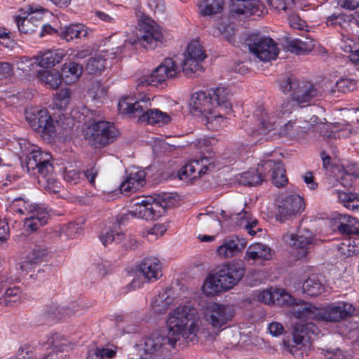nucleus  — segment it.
Here are the masks:
<instances>
[{"label":"nucleus","mask_w":359,"mask_h":359,"mask_svg":"<svg viewBox=\"0 0 359 359\" xmlns=\"http://www.w3.org/2000/svg\"><path fill=\"white\" fill-rule=\"evenodd\" d=\"M197 310L191 305L177 306L169 316L168 333L154 332L146 338L144 350L146 353L153 354L166 344L175 347L182 339L188 345L198 341L199 326L196 320Z\"/></svg>","instance_id":"obj_1"},{"label":"nucleus","mask_w":359,"mask_h":359,"mask_svg":"<svg viewBox=\"0 0 359 359\" xmlns=\"http://www.w3.org/2000/svg\"><path fill=\"white\" fill-rule=\"evenodd\" d=\"M151 102L147 95H144L138 100L132 97L122 98L118 104V111L131 117H137L141 123L149 124H166L171 118L169 114L157 109H151Z\"/></svg>","instance_id":"obj_2"},{"label":"nucleus","mask_w":359,"mask_h":359,"mask_svg":"<svg viewBox=\"0 0 359 359\" xmlns=\"http://www.w3.org/2000/svg\"><path fill=\"white\" fill-rule=\"evenodd\" d=\"M245 274V268L239 262L225 264L215 274L209 276L203 285V292L214 296L229 290L237 285Z\"/></svg>","instance_id":"obj_3"},{"label":"nucleus","mask_w":359,"mask_h":359,"mask_svg":"<svg viewBox=\"0 0 359 359\" xmlns=\"http://www.w3.org/2000/svg\"><path fill=\"white\" fill-rule=\"evenodd\" d=\"M280 88L284 93H290V97L299 107L309 105L312 99L320 95V92L313 83L301 81L294 76L282 80Z\"/></svg>","instance_id":"obj_4"},{"label":"nucleus","mask_w":359,"mask_h":359,"mask_svg":"<svg viewBox=\"0 0 359 359\" xmlns=\"http://www.w3.org/2000/svg\"><path fill=\"white\" fill-rule=\"evenodd\" d=\"M208 92L215 104L213 106L215 114L207 118L205 125L208 129L217 130L224 123L225 114L231 111L229 92L224 87L212 88Z\"/></svg>","instance_id":"obj_5"},{"label":"nucleus","mask_w":359,"mask_h":359,"mask_svg":"<svg viewBox=\"0 0 359 359\" xmlns=\"http://www.w3.org/2000/svg\"><path fill=\"white\" fill-rule=\"evenodd\" d=\"M131 276L133 279L127 285L128 291L141 287L144 282L157 280L162 276L159 260L154 257L144 258Z\"/></svg>","instance_id":"obj_6"},{"label":"nucleus","mask_w":359,"mask_h":359,"mask_svg":"<svg viewBox=\"0 0 359 359\" xmlns=\"http://www.w3.org/2000/svg\"><path fill=\"white\" fill-rule=\"evenodd\" d=\"M119 135L114 124L107 121H98L90 125L85 138L95 148L103 147L112 143Z\"/></svg>","instance_id":"obj_7"},{"label":"nucleus","mask_w":359,"mask_h":359,"mask_svg":"<svg viewBox=\"0 0 359 359\" xmlns=\"http://www.w3.org/2000/svg\"><path fill=\"white\" fill-rule=\"evenodd\" d=\"M139 33L137 39L129 40L131 45L142 42V46L149 49H154L162 43L163 34L159 26L148 17H142L138 22Z\"/></svg>","instance_id":"obj_8"},{"label":"nucleus","mask_w":359,"mask_h":359,"mask_svg":"<svg viewBox=\"0 0 359 359\" xmlns=\"http://www.w3.org/2000/svg\"><path fill=\"white\" fill-rule=\"evenodd\" d=\"M180 70L175 61L168 57L153 71L151 75L142 76L137 81V88H142L147 86H157L170 79L178 77Z\"/></svg>","instance_id":"obj_9"},{"label":"nucleus","mask_w":359,"mask_h":359,"mask_svg":"<svg viewBox=\"0 0 359 359\" xmlns=\"http://www.w3.org/2000/svg\"><path fill=\"white\" fill-rule=\"evenodd\" d=\"M283 238L295 250V257L299 259L305 258L314 245L313 233L306 229H299L296 235L286 233Z\"/></svg>","instance_id":"obj_10"},{"label":"nucleus","mask_w":359,"mask_h":359,"mask_svg":"<svg viewBox=\"0 0 359 359\" xmlns=\"http://www.w3.org/2000/svg\"><path fill=\"white\" fill-rule=\"evenodd\" d=\"M25 117L30 126L41 135L51 136L55 132L53 119L46 109H29Z\"/></svg>","instance_id":"obj_11"},{"label":"nucleus","mask_w":359,"mask_h":359,"mask_svg":"<svg viewBox=\"0 0 359 359\" xmlns=\"http://www.w3.org/2000/svg\"><path fill=\"white\" fill-rule=\"evenodd\" d=\"M248 46L250 51L263 62L275 60L278 54L277 44L271 38L255 37Z\"/></svg>","instance_id":"obj_12"},{"label":"nucleus","mask_w":359,"mask_h":359,"mask_svg":"<svg viewBox=\"0 0 359 359\" xmlns=\"http://www.w3.org/2000/svg\"><path fill=\"white\" fill-rule=\"evenodd\" d=\"M355 312V308L351 303H333L322 308L321 320L337 323L353 316Z\"/></svg>","instance_id":"obj_13"},{"label":"nucleus","mask_w":359,"mask_h":359,"mask_svg":"<svg viewBox=\"0 0 359 359\" xmlns=\"http://www.w3.org/2000/svg\"><path fill=\"white\" fill-rule=\"evenodd\" d=\"M233 316V309L228 306L213 303L205 310V320L214 328H220L231 320Z\"/></svg>","instance_id":"obj_14"},{"label":"nucleus","mask_w":359,"mask_h":359,"mask_svg":"<svg viewBox=\"0 0 359 359\" xmlns=\"http://www.w3.org/2000/svg\"><path fill=\"white\" fill-rule=\"evenodd\" d=\"M213 101L211 100L209 92L198 91L194 93L191 98V112L195 116L201 115L204 118L205 124L207 123V118L215 114Z\"/></svg>","instance_id":"obj_15"},{"label":"nucleus","mask_w":359,"mask_h":359,"mask_svg":"<svg viewBox=\"0 0 359 359\" xmlns=\"http://www.w3.org/2000/svg\"><path fill=\"white\" fill-rule=\"evenodd\" d=\"M259 170L270 174L272 184L276 187H283L287 183L286 170L280 160L263 159L259 163Z\"/></svg>","instance_id":"obj_16"},{"label":"nucleus","mask_w":359,"mask_h":359,"mask_svg":"<svg viewBox=\"0 0 359 359\" xmlns=\"http://www.w3.org/2000/svg\"><path fill=\"white\" fill-rule=\"evenodd\" d=\"M313 128V125L302 118H295L288 121L282 125L278 131L280 137H287L291 139H305Z\"/></svg>","instance_id":"obj_17"},{"label":"nucleus","mask_w":359,"mask_h":359,"mask_svg":"<svg viewBox=\"0 0 359 359\" xmlns=\"http://www.w3.org/2000/svg\"><path fill=\"white\" fill-rule=\"evenodd\" d=\"M304 209L303 198L299 195H290L284 198L278 205L277 219L285 222L296 217Z\"/></svg>","instance_id":"obj_18"},{"label":"nucleus","mask_w":359,"mask_h":359,"mask_svg":"<svg viewBox=\"0 0 359 359\" xmlns=\"http://www.w3.org/2000/svg\"><path fill=\"white\" fill-rule=\"evenodd\" d=\"M199 161H193L184 165L179 172V177L189 183H193L194 180L202 177L203 175L212 172L215 168L214 163L208 165L202 164Z\"/></svg>","instance_id":"obj_19"},{"label":"nucleus","mask_w":359,"mask_h":359,"mask_svg":"<svg viewBox=\"0 0 359 359\" xmlns=\"http://www.w3.org/2000/svg\"><path fill=\"white\" fill-rule=\"evenodd\" d=\"M316 330V327L313 323L297 324L294 327L292 343L284 341V345L291 353H294V351L306 346L310 339L309 334H315Z\"/></svg>","instance_id":"obj_20"},{"label":"nucleus","mask_w":359,"mask_h":359,"mask_svg":"<svg viewBox=\"0 0 359 359\" xmlns=\"http://www.w3.org/2000/svg\"><path fill=\"white\" fill-rule=\"evenodd\" d=\"M292 313L297 319L321 320L322 308H318L311 303L298 299Z\"/></svg>","instance_id":"obj_21"},{"label":"nucleus","mask_w":359,"mask_h":359,"mask_svg":"<svg viewBox=\"0 0 359 359\" xmlns=\"http://www.w3.org/2000/svg\"><path fill=\"white\" fill-rule=\"evenodd\" d=\"M257 116L259 120V125L257 129L252 131V135H266L274 129L276 117L268 109L259 107L257 109Z\"/></svg>","instance_id":"obj_22"},{"label":"nucleus","mask_w":359,"mask_h":359,"mask_svg":"<svg viewBox=\"0 0 359 359\" xmlns=\"http://www.w3.org/2000/svg\"><path fill=\"white\" fill-rule=\"evenodd\" d=\"M246 244L244 239H240L236 236H232L231 238L225 240L223 244L218 247L217 255L222 259L233 257L244 249Z\"/></svg>","instance_id":"obj_23"},{"label":"nucleus","mask_w":359,"mask_h":359,"mask_svg":"<svg viewBox=\"0 0 359 359\" xmlns=\"http://www.w3.org/2000/svg\"><path fill=\"white\" fill-rule=\"evenodd\" d=\"M25 13H28L29 17H19L17 19V24L19 30L25 34H32L35 32V29L32 27V22H36V27L40 29L43 26V16L40 13H34L32 7H28Z\"/></svg>","instance_id":"obj_24"},{"label":"nucleus","mask_w":359,"mask_h":359,"mask_svg":"<svg viewBox=\"0 0 359 359\" xmlns=\"http://www.w3.org/2000/svg\"><path fill=\"white\" fill-rule=\"evenodd\" d=\"M231 13L247 15L261 16L266 12L263 4L257 0H246L240 5H233Z\"/></svg>","instance_id":"obj_25"},{"label":"nucleus","mask_w":359,"mask_h":359,"mask_svg":"<svg viewBox=\"0 0 359 359\" xmlns=\"http://www.w3.org/2000/svg\"><path fill=\"white\" fill-rule=\"evenodd\" d=\"M316 130L320 136L324 139L330 140L332 139L341 138V137H348L355 131L352 128H340V130H334L332 126V123H320L313 127L311 130Z\"/></svg>","instance_id":"obj_26"},{"label":"nucleus","mask_w":359,"mask_h":359,"mask_svg":"<svg viewBox=\"0 0 359 359\" xmlns=\"http://www.w3.org/2000/svg\"><path fill=\"white\" fill-rule=\"evenodd\" d=\"M358 220L346 215H340L334 219L337 229L343 235H359V229L355 226Z\"/></svg>","instance_id":"obj_27"},{"label":"nucleus","mask_w":359,"mask_h":359,"mask_svg":"<svg viewBox=\"0 0 359 359\" xmlns=\"http://www.w3.org/2000/svg\"><path fill=\"white\" fill-rule=\"evenodd\" d=\"M29 212L33 214L29 217L25 219V226L31 231H36L40 226L47 223L48 214L45 212H40L39 208L36 205H30L29 209L26 208Z\"/></svg>","instance_id":"obj_28"},{"label":"nucleus","mask_w":359,"mask_h":359,"mask_svg":"<svg viewBox=\"0 0 359 359\" xmlns=\"http://www.w3.org/2000/svg\"><path fill=\"white\" fill-rule=\"evenodd\" d=\"M126 41L118 36H110L102 41L99 51L109 55H118L122 53Z\"/></svg>","instance_id":"obj_29"},{"label":"nucleus","mask_w":359,"mask_h":359,"mask_svg":"<svg viewBox=\"0 0 359 359\" xmlns=\"http://www.w3.org/2000/svg\"><path fill=\"white\" fill-rule=\"evenodd\" d=\"M271 258V249L262 243H255L250 245L245 252V259L248 261H257L258 259L268 260Z\"/></svg>","instance_id":"obj_30"},{"label":"nucleus","mask_w":359,"mask_h":359,"mask_svg":"<svg viewBox=\"0 0 359 359\" xmlns=\"http://www.w3.org/2000/svg\"><path fill=\"white\" fill-rule=\"evenodd\" d=\"M129 214L138 218L152 220L160 217L162 212L158 211V205L155 204V203H153L149 204V205L137 206L129 210Z\"/></svg>","instance_id":"obj_31"},{"label":"nucleus","mask_w":359,"mask_h":359,"mask_svg":"<svg viewBox=\"0 0 359 359\" xmlns=\"http://www.w3.org/2000/svg\"><path fill=\"white\" fill-rule=\"evenodd\" d=\"M202 62L203 60L184 55V59L182 62V71L186 76L194 77L203 72V67L201 65Z\"/></svg>","instance_id":"obj_32"},{"label":"nucleus","mask_w":359,"mask_h":359,"mask_svg":"<svg viewBox=\"0 0 359 359\" xmlns=\"http://www.w3.org/2000/svg\"><path fill=\"white\" fill-rule=\"evenodd\" d=\"M60 34L62 39L67 41H70L74 39L86 37L88 35V29L83 25L74 24L61 29Z\"/></svg>","instance_id":"obj_33"},{"label":"nucleus","mask_w":359,"mask_h":359,"mask_svg":"<svg viewBox=\"0 0 359 359\" xmlns=\"http://www.w3.org/2000/svg\"><path fill=\"white\" fill-rule=\"evenodd\" d=\"M37 78L41 82L52 89H57L61 84L62 79L60 72L55 69L41 70L37 73Z\"/></svg>","instance_id":"obj_34"},{"label":"nucleus","mask_w":359,"mask_h":359,"mask_svg":"<svg viewBox=\"0 0 359 359\" xmlns=\"http://www.w3.org/2000/svg\"><path fill=\"white\" fill-rule=\"evenodd\" d=\"M287 48L292 53L297 55L311 52L313 48V41L306 38L305 41L287 38Z\"/></svg>","instance_id":"obj_35"},{"label":"nucleus","mask_w":359,"mask_h":359,"mask_svg":"<svg viewBox=\"0 0 359 359\" xmlns=\"http://www.w3.org/2000/svg\"><path fill=\"white\" fill-rule=\"evenodd\" d=\"M173 301L171 290H165L156 297L151 306L156 313H163L169 309Z\"/></svg>","instance_id":"obj_36"},{"label":"nucleus","mask_w":359,"mask_h":359,"mask_svg":"<svg viewBox=\"0 0 359 359\" xmlns=\"http://www.w3.org/2000/svg\"><path fill=\"white\" fill-rule=\"evenodd\" d=\"M144 180V173L142 171L130 174L121 184L120 190L121 192L137 190L140 187L143 186Z\"/></svg>","instance_id":"obj_37"},{"label":"nucleus","mask_w":359,"mask_h":359,"mask_svg":"<svg viewBox=\"0 0 359 359\" xmlns=\"http://www.w3.org/2000/svg\"><path fill=\"white\" fill-rule=\"evenodd\" d=\"M324 286L318 277H309L302 284V292L310 297H317L324 292Z\"/></svg>","instance_id":"obj_38"},{"label":"nucleus","mask_w":359,"mask_h":359,"mask_svg":"<svg viewBox=\"0 0 359 359\" xmlns=\"http://www.w3.org/2000/svg\"><path fill=\"white\" fill-rule=\"evenodd\" d=\"M50 158L48 154H43L38 147H34L27 156V167L28 170H35Z\"/></svg>","instance_id":"obj_39"},{"label":"nucleus","mask_w":359,"mask_h":359,"mask_svg":"<svg viewBox=\"0 0 359 359\" xmlns=\"http://www.w3.org/2000/svg\"><path fill=\"white\" fill-rule=\"evenodd\" d=\"M259 163L255 170L243 172L239 179V182L245 186H257L264 181V172L259 170Z\"/></svg>","instance_id":"obj_40"},{"label":"nucleus","mask_w":359,"mask_h":359,"mask_svg":"<svg viewBox=\"0 0 359 359\" xmlns=\"http://www.w3.org/2000/svg\"><path fill=\"white\" fill-rule=\"evenodd\" d=\"M231 218H232L233 215L240 216V222L238 224L240 226L243 225L248 233L251 236H255L257 231H261V229L257 227V220L255 219L251 221L250 215L244 209L241 213L233 212H231Z\"/></svg>","instance_id":"obj_41"},{"label":"nucleus","mask_w":359,"mask_h":359,"mask_svg":"<svg viewBox=\"0 0 359 359\" xmlns=\"http://www.w3.org/2000/svg\"><path fill=\"white\" fill-rule=\"evenodd\" d=\"M155 204L158 205V211L163 213L166 208L175 206L177 203V196L172 193H162L154 195Z\"/></svg>","instance_id":"obj_42"},{"label":"nucleus","mask_w":359,"mask_h":359,"mask_svg":"<svg viewBox=\"0 0 359 359\" xmlns=\"http://www.w3.org/2000/svg\"><path fill=\"white\" fill-rule=\"evenodd\" d=\"M339 201L344 207L350 210H355L359 208V196L355 193H347L338 189L335 190Z\"/></svg>","instance_id":"obj_43"},{"label":"nucleus","mask_w":359,"mask_h":359,"mask_svg":"<svg viewBox=\"0 0 359 359\" xmlns=\"http://www.w3.org/2000/svg\"><path fill=\"white\" fill-rule=\"evenodd\" d=\"M43 346L47 348H53L52 351L65 353V351H67L68 341L64 336L55 333L44 342Z\"/></svg>","instance_id":"obj_44"},{"label":"nucleus","mask_w":359,"mask_h":359,"mask_svg":"<svg viewBox=\"0 0 359 359\" xmlns=\"http://www.w3.org/2000/svg\"><path fill=\"white\" fill-rule=\"evenodd\" d=\"M222 0H203L199 4L202 15H212L220 13L223 9Z\"/></svg>","instance_id":"obj_45"},{"label":"nucleus","mask_w":359,"mask_h":359,"mask_svg":"<svg viewBox=\"0 0 359 359\" xmlns=\"http://www.w3.org/2000/svg\"><path fill=\"white\" fill-rule=\"evenodd\" d=\"M99 53L90 57L86 66V71L90 74L101 73L106 68L107 59Z\"/></svg>","instance_id":"obj_46"},{"label":"nucleus","mask_w":359,"mask_h":359,"mask_svg":"<svg viewBox=\"0 0 359 359\" xmlns=\"http://www.w3.org/2000/svg\"><path fill=\"white\" fill-rule=\"evenodd\" d=\"M349 112V109H341L340 111L336 115L334 118V122L332 123V126L334 130H340V128H352L355 132L351 135H353L356 133L355 130H354L353 127V121L351 118L348 117V114Z\"/></svg>","instance_id":"obj_47"},{"label":"nucleus","mask_w":359,"mask_h":359,"mask_svg":"<svg viewBox=\"0 0 359 359\" xmlns=\"http://www.w3.org/2000/svg\"><path fill=\"white\" fill-rule=\"evenodd\" d=\"M71 314V311L60 307L55 304L47 305L43 311V316L52 320H61Z\"/></svg>","instance_id":"obj_48"},{"label":"nucleus","mask_w":359,"mask_h":359,"mask_svg":"<svg viewBox=\"0 0 359 359\" xmlns=\"http://www.w3.org/2000/svg\"><path fill=\"white\" fill-rule=\"evenodd\" d=\"M275 295V304L280 306H289L293 309L298 301L283 289H276Z\"/></svg>","instance_id":"obj_49"},{"label":"nucleus","mask_w":359,"mask_h":359,"mask_svg":"<svg viewBox=\"0 0 359 359\" xmlns=\"http://www.w3.org/2000/svg\"><path fill=\"white\" fill-rule=\"evenodd\" d=\"M183 55H186L188 57H191L194 58L195 57L197 60L203 61L206 57V55L203 46L197 40L192 41L191 43H189Z\"/></svg>","instance_id":"obj_50"},{"label":"nucleus","mask_w":359,"mask_h":359,"mask_svg":"<svg viewBox=\"0 0 359 359\" xmlns=\"http://www.w3.org/2000/svg\"><path fill=\"white\" fill-rule=\"evenodd\" d=\"M20 299V289L18 287L6 288L0 297V304L6 306H11L13 303Z\"/></svg>","instance_id":"obj_51"},{"label":"nucleus","mask_w":359,"mask_h":359,"mask_svg":"<svg viewBox=\"0 0 359 359\" xmlns=\"http://www.w3.org/2000/svg\"><path fill=\"white\" fill-rule=\"evenodd\" d=\"M62 72L65 77L72 76L70 81H74L82 74L83 66L75 62H69L64 65Z\"/></svg>","instance_id":"obj_52"},{"label":"nucleus","mask_w":359,"mask_h":359,"mask_svg":"<svg viewBox=\"0 0 359 359\" xmlns=\"http://www.w3.org/2000/svg\"><path fill=\"white\" fill-rule=\"evenodd\" d=\"M355 81L350 79H341L335 83L334 88L330 89V93L334 94L337 91L343 93H347L353 91L355 88Z\"/></svg>","instance_id":"obj_53"},{"label":"nucleus","mask_w":359,"mask_h":359,"mask_svg":"<svg viewBox=\"0 0 359 359\" xmlns=\"http://www.w3.org/2000/svg\"><path fill=\"white\" fill-rule=\"evenodd\" d=\"M354 18V14L346 15L344 14L332 15L327 19V25L331 26H339L343 29L349 26L351 20Z\"/></svg>","instance_id":"obj_54"},{"label":"nucleus","mask_w":359,"mask_h":359,"mask_svg":"<svg viewBox=\"0 0 359 359\" xmlns=\"http://www.w3.org/2000/svg\"><path fill=\"white\" fill-rule=\"evenodd\" d=\"M299 105L290 97V99L284 100L277 109V116L283 117L287 116L294 111Z\"/></svg>","instance_id":"obj_55"},{"label":"nucleus","mask_w":359,"mask_h":359,"mask_svg":"<svg viewBox=\"0 0 359 359\" xmlns=\"http://www.w3.org/2000/svg\"><path fill=\"white\" fill-rule=\"evenodd\" d=\"M124 238V234L122 232H118L114 230L107 231L100 236V239L103 245L107 246L113 242L116 243H121Z\"/></svg>","instance_id":"obj_56"},{"label":"nucleus","mask_w":359,"mask_h":359,"mask_svg":"<svg viewBox=\"0 0 359 359\" xmlns=\"http://www.w3.org/2000/svg\"><path fill=\"white\" fill-rule=\"evenodd\" d=\"M39 183L50 193H58L59 184L54 175H50L48 177L39 178Z\"/></svg>","instance_id":"obj_57"},{"label":"nucleus","mask_w":359,"mask_h":359,"mask_svg":"<svg viewBox=\"0 0 359 359\" xmlns=\"http://www.w3.org/2000/svg\"><path fill=\"white\" fill-rule=\"evenodd\" d=\"M341 48L346 52L353 55L359 52V40L358 39H352L348 37L346 39L342 34Z\"/></svg>","instance_id":"obj_58"},{"label":"nucleus","mask_w":359,"mask_h":359,"mask_svg":"<svg viewBox=\"0 0 359 359\" xmlns=\"http://www.w3.org/2000/svg\"><path fill=\"white\" fill-rule=\"evenodd\" d=\"M61 60V57H56L54 56V53L52 51H48L42 55L41 58L39 61V65L44 67H53L56 63H59Z\"/></svg>","instance_id":"obj_59"},{"label":"nucleus","mask_w":359,"mask_h":359,"mask_svg":"<svg viewBox=\"0 0 359 359\" xmlns=\"http://www.w3.org/2000/svg\"><path fill=\"white\" fill-rule=\"evenodd\" d=\"M198 219L204 228H211L219 223L217 216L213 214H199Z\"/></svg>","instance_id":"obj_60"},{"label":"nucleus","mask_w":359,"mask_h":359,"mask_svg":"<svg viewBox=\"0 0 359 359\" xmlns=\"http://www.w3.org/2000/svg\"><path fill=\"white\" fill-rule=\"evenodd\" d=\"M348 243H341L340 247V250L342 253L347 256H353L359 253V246L358 245V243L356 241H348Z\"/></svg>","instance_id":"obj_61"},{"label":"nucleus","mask_w":359,"mask_h":359,"mask_svg":"<svg viewBox=\"0 0 359 359\" xmlns=\"http://www.w3.org/2000/svg\"><path fill=\"white\" fill-rule=\"evenodd\" d=\"M43 254V252L39 254L38 257H27V259L18 264L20 270L24 273H28L33 269L35 264L39 262V257Z\"/></svg>","instance_id":"obj_62"},{"label":"nucleus","mask_w":359,"mask_h":359,"mask_svg":"<svg viewBox=\"0 0 359 359\" xmlns=\"http://www.w3.org/2000/svg\"><path fill=\"white\" fill-rule=\"evenodd\" d=\"M257 297L258 301L260 302H263L266 304H275V291L272 292L271 290H265L260 292L257 294Z\"/></svg>","instance_id":"obj_63"},{"label":"nucleus","mask_w":359,"mask_h":359,"mask_svg":"<svg viewBox=\"0 0 359 359\" xmlns=\"http://www.w3.org/2000/svg\"><path fill=\"white\" fill-rule=\"evenodd\" d=\"M268 3L270 6L274 8L277 11H285L294 4V0H268Z\"/></svg>","instance_id":"obj_64"}]
</instances>
